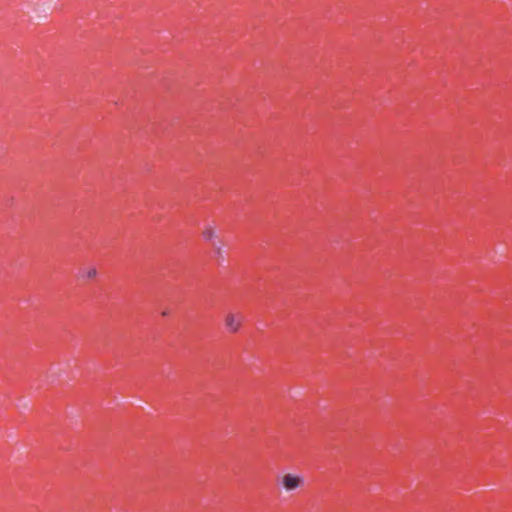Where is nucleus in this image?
Returning <instances> with one entry per match:
<instances>
[{"label": "nucleus", "mask_w": 512, "mask_h": 512, "mask_svg": "<svg viewBox=\"0 0 512 512\" xmlns=\"http://www.w3.org/2000/svg\"><path fill=\"white\" fill-rule=\"evenodd\" d=\"M282 484L287 491H292L303 484V478L299 475L288 473L283 476Z\"/></svg>", "instance_id": "f257e3e1"}, {"label": "nucleus", "mask_w": 512, "mask_h": 512, "mask_svg": "<svg viewBox=\"0 0 512 512\" xmlns=\"http://www.w3.org/2000/svg\"><path fill=\"white\" fill-rule=\"evenodd\" d=\"M242 322V316L240 314H228L225 318V325L231 332H236Z\"/></svg>", "instance_id": "f03ea898"}, {"label": "nucleus", "mask_w": 512, "mask_h": 512, "mask_svg": "<svg viewBox=\"0 0 512 512\" xmlns=\"http://www.w3.org/2000/svg\"><path fill=\"white\" fill-rule=\"evenodd\" d=\"M202 236L205 241L212 242L216 236L214 228L210 225H206L202 231Z\"/></svg>", "instance_id": "7ed1b4c3"}, {"label": "nucleus", "mask_w": 512, "mask_h": 512, "mask_svg": "<svg viewBox=\"0 0 512 512\" xmlns=\"http://www.w3.org/2000/svg\"><path fill=\"white\" fill-rule=\"evenodd\" d=\"M97 275V270L95 267H88L83 269L80 272V277L85 279H93Z\"/></svg>", "instance_id": "20e7f679"}]
</instances>
